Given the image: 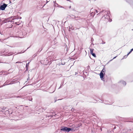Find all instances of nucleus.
I'll list each match as a JSON object with an SVG mask.
<instances>
[{"label":"nucleus","mask_w":133,"mask_h":133,"mask_svg":"<svg viewBox=\"0 0 133 133\" xmlns=\"http://www.w3.org/2000/svg\"><path fill=\"white\" fill-rule=\"evenodd\" d=\"M76 129V127L74 125H72L70 126V128H68L65 127H62L60 129L61 131L64 132H68L71 131H74Z\"/></svg>","instance_id":"f257e3e1"},{"label":"nucleus","mask_w":133,"mask_h":133,"mask_svg":"<svg viewBox=\"0 0 133 133\" xmlns=\"http://www.w3.org/2000/svg\"><path fill=\"white\" fill-rule=\"evenodd\" d=\"M105 69L104 68L99 74L100 78L103 81H104V78L103 77L105 74Z\"/></svg>","instance_id":"f03ea898"},{"label":"nucleus","mask_w":133,"mask_h":133,"mask_svg":"<svg viewBox=\"0 0 133 133\" xmlns=\"http://www.w3.org/2000/svg\"><path fill=\"white\" fill-rule=\"evenodd\" d=\"M109 14L108 12L105 11V14L104 16L102 17V20H104V19H105L106 21V20H108V19L110 18Z\"/></svg>","instance_id":"7ed1b4c3"},{"label":"nucleus","mask_w":133,"mask_h":133,"mask_svg":"<svg viewBox=\"0 0 133 133\" xmlns=\"http://www.w3.org/2000/svg\"><path fill=\"white\" fill-rule=\"evenodd\" d=\"M7 4L5 3H3L2 5H1L0 6V10H4L7 7Z\"/></svg>","instance_id":"20e7f679"},{"label":"nucleus","mask_w":133,"mask_h":133,"mask_svg":"<svg viewBox=\"0 0 133 133\" xmlns=\"http://www.w3.org/2000/svg\"><path fill=\"white\" fill-rule=\"evenodd\" d=\"M94 50V49H90V53L94 57H96V56L95 55V54L94 53H93V52Z\"/></svg>","instance_id":"39448f33"},{"label":"nucleus","mask_w":133,"mask_h":133,"mask_svg":"<svg viewBox=\"0 0 133 133\" xmlns=\"http://www.w3.org/2000/svg\"><path fill=\"white\" fill-rule=\"evenodd\" d=\"M15 81V79H13L12 81L10 83L8 84H7L8 82H7V81H6L5 83L4 84H5V85H10V84H12L14 83H15L14 82Z\"/></svg>","instance_id":"423d86ee"},{"label":"nucleus","mask_w":133,"mask_h":133,"mask_svg":"<svg viewBox=\"0 0 133 133\" xmlns=\"http://www.w3.org/2000/svg\"><path fill=\"white\" fill-rule=\"evenodd\" d=\"M21 31L22 32V34H23V36H24V37H25L27 33V32L24 29H22Z\"/></svg>","instance_id":"0eeeda50"},{"label":"nucleus","mask_w":133,"mask_h":133,"mask_svg":"<svg viewBox=\"0 0 133 133\" xmlns=\"http://www.w3.org/2000/svg\"><path fill=\"white\" fill-rule=\"evenodd\" d=\"M119 83L124 86H125L126 84L125 82L123 80H121L120 81Z\"/></svg>","instance_id":"6e6552de"},{"label":"nucleus","mask_w":133,"mask_h":133,"mask_svg":"<svg viewBox=\"0 0 133 133\" xmlns=\"http://www.w3.org/2000/svg\"><path fill=\"white\" fill-rule=\"evenodd\" d=\"M126 1L131 5H133V1L132 0H126Z\"/></svg>","instance_id":"1a4fd4ad"},{"label":"nucleus","mask_w":133,"mask_h":133,"mask_svg":"<svg viewBox=\"0 0 133 133\" xmlns=\"http://www.w3.org/2000/svg\"><path fill=\"white\" fill-rule=\"evenodd\" d=\"M18 35L19 37H20L21 38H23L24 37V36H23V34H22V31L20 32H19L18 34Z\"/></svg>","instance_id":"9d476101"},{"label":"nucleus","mask_w":133,"mask_h":133,"mask_svg":"<svg viewBox=\"0 0 133 133\" xmlns=\"http://www.w3.org/2000/svg\"><path fill=\"white\" fill-rule=\"evenodd\" d=\"M70 17L72 18H75V20H78V19H76L77 18H79L78 17H75L74 15H71L70 16Z\"/></svg>","instance_id":"9b49d317"},{"label":"nucleus","mask_w":133,"mask_h":133,"mask_svg":"<svg viewBox=\"0 0 133 133\" xmlns=\"http://www.w3.org/2000/svg\"><path fill=\"white\" fill-rule=\"evenodd\" d=\"M124 130H125L123 132V133H129L130 131L131 130V129L127 130V129H125Z\"/></svg>","instance_id":"f8f14e48"},{"label":"nucleus","mask_w":133,"mask_h":133,"mask_svg":"<svg viewBox=\"0 0 133 133\" xmlns=\"http://www.w3.org/2000/svg\"><path fill=\"white\" fill-rule=\"evenodd\" d=\"M95 12H92L91 13V15L92 16V17H93L95 15Z\"/></svg>","instance_id":"ddd939ff"},{"label":"nucleus","mask_w":133,"mask_h":133,"mask_svg":"<svg viewBox=\"0 0 133 133\" xmlns=\"http://www.w3.org/2000/svg\"><path fill=\"white\" fill-rule=\"evenodd\" d=\"M27 98L28 99V100L30 101H32V97H28Z\"/></svg>","instance_id":"4468645a"},{"label":"nucleus","mask_w":133,"mask_h":133,"mask_svg":"<svg viewBox=\"0 0 133 133\" xmlns=\"http://www.w3.org/2000/svg\"><path fill=\"white\" fill-rule=\"evenodd\" d=\"M133 51V48L130 50V51L127 54V56H128L129 55V54H130Z\"/></svg>","instance_id":"2eb2a0df"},{"label":"nucleus","mask_w":133,"mask_h":133,"mask_svg":"<svg viewBox=\"0 0 133 133\" xmlns=\"http://www.w3.org/2000/svg\"><path fill=\"white\" fill-rule=\"evenodd\" d=\"M6 109V107H4L3 108H1V109H0V110H1V111H2V109L3 110H4Z\"/></svg>","instance_id":"dca6fc26"},{"label":"nucleus","mask_w":133,"mask_h":133,"mask_svg":"<svg viewBox=\"0 0 133 133\" xmlns=\"http://www.w3.org/2000/svg\"><path fill=\"white\" fill-rule=\"evenodd\" d=\"M128 56H127V55L124 56L123 57V59L127 57Z\"/></svg>","instance_id":"f3484780"},{"label":"nucleus","mask_w":133,"mask_h":133,"mask_svg":"<svg viewBox=\"0 0 133 133\" xmlns=\"http://www.w3.org/2000/svg\"><path fill=\"white\" fill-rule=\"evenodd\" d=\"M30 62H29L28 63L26 64V66L28 67L29 66V64Z\"/></svg>","instance_id":"a211bd4d"},{"label":"nucleus","mask_w":133,"mask_h":133,"mask_svg":"<svg viewBox=\"0 0 133 133\" xmlns=\"http://www.w3.org/2000/svg\"><path fill=\"white\" fill-rule=\"evenodd\" d=\"M69 31H70V29H71V30H74V29L73 28H70V26H69Z\"/></svg>","instance_id":"6ab92c4d"},{"label":"nucleus","mask_w":133,"mask_h":133,"mask_svg":"<svg viewBox=\"0 0 133 133\" xmlns=\"http://www.w3.org/2000/svg\"><path fill=\"white\" fill-rule=\"evenodd\" d=\"M26 71H27L28 70V67L26 66Z\"/></svg>","instance_id":"aec40b11"},{"label":"nucleus","mask_w":133,"mask_h":133,"mask_svg":"<svg viewBox=\"0 0 133 133\" xmlns=\"http://www.w3.org/2000/svg\"><path fill=\"white\" fill-rule=\"evenodd\" d=\"M22 63V62H16V63Z\"/></svg>","instance_id":"412c9836"},{"label":"nucleus","mask_w":133,"mask_h":133,"mask_svg":"<svg viewBox=\"0 0 133 133\" xmlns=\"http://www.w3.org/2000/svg\"><path fill=\"white\" fill-rule=\"evenodd\" d=\"M58 6L59 8H64L61 5H59Z\"/></svg>","instance_id":"4be33fe9"},{"label":"nucleus","mask_w":133,"mask_h":133,"mask_svg":"<svg viewBox=\"0 0 133 133\" xmlns=\"http://www.w3.org/2000/svg\"><path fill=\"white\" fill-rule=\"evenodd\" d=\"M105 43V42H103V41L102 40V42L101 43L102 44H104Z\"/></svg>","instance_id":"5701e85b"},{"label":"nucleus","mask_w":133,"mask_h":133,"mask_svg":"<svg viewBox=\"0 0 133 133\" xmlns=\"http://www.w3.org/2000/svg\"><path fill=\"white\" fill-rule=\"evenodd\" d=\"M63 85V84H61V86H60V87L59 88H58V89H60V88H61V87Z\"/></svg>","instance_id":"b1692460"},{"label":"nucleus","mask_w":133,"mask_h":133,"mask_svg":"<svg viewBox=\"0 0 133 133\" xmlns=\"http://www.w3.org/2000/svg\"><path fill=\"white\" fill-rule=\"evenodd\" d=\"M54 2V4H56L57 5H58V4H57L56 3V1H55V2Z\"/></svg>","instance_id":"393cba45"},{"label":"nucleus","mask_w":133,"mask_h":133,"mask_svg":"<svg viewBox=\"0 0 133 133\" xmlns=\"http://www.w3.org/2000/svg\"><path fill=\"white\" fill-rule=\"evenodd\" d=\"M22 96H18L17 97H21Z\"/></svg>","instance_id":"a878e982"},{"label":"nucleus","mask_w":133,"mask_h":133,"mask_svg":"<svg viewBox=\"0 0 133 133\" xmlns=\"http://www.w3.org/2000/svg\"><path fill=\"white\" fill-rule=\"evenodd\" d=\"M6 113H9V111L8 110H6Z\"/></svg>","instance_id":"bb28decb"},{"label":"nucleus","mask_w":133,"mask_h":133,"mask_svg":"<svg viewBox=\"0 0 133 133\" xmlns=\"http://www.w3.org/2000/svg\"><path fill=\"white\" fill-rule=\"evenodd\" d=\"M15 23L16 24H17V25H19V24H18V22H16Z\"/></svg>","instance_id":"cd10ccee"},{"label":"nucleus","mask_w":133,"mask_h":133,"mask_svg":"<svg viewBox=\"0 0 133 133\" xmlns=\"http://www.w3.org/2000/svg\"><path fill=\"white\" fill-rule=\"evenodd\" d=\"M103 11H101L99 13V14H101Z\"/></svg>","instance_id":"c85d7f7f"},{"label":"nucleus","mask_w":133,"mask_h":133,"mask_svg":"<svg viewBox=\"0 0 133 133\" xmlns=\"http://www.w3.org/2000/svg\"><path fill=\"white\" fill-rule=\"evenodd\" d=\"M51 63V62H50L49 63V62H48L47 64H50Z\"/></svg>","instance_id":"c756f323"},{"label":"nucleus","mask_w":133,"mask_h":133,"mask_svg":"<svg viewBox=\"0 0 133 133\" xmlns=\"http://www.w3.org/2000/svg\"><path fill=\"white\" fill-rule=\"evenodd\" d=\"M116 57V56H115V57H114V58H113V59H112V60H110V61H112V59H115V58Z\"/></svg>","instance_id":"7c9ffc66"},{"label":"nucleus","mask_w":133,"mask_h":133,"mask_svg":"<svg viewBox=\"0 0 133 133\" xmlns=\"http://www.w3.org/2000/svg\"><path fill=\"white\" fill-rule=\"evenodd\" d=\"M94 10L96 12V13H97L98 12V11H97V10Z\"/></svg>","instance_id":"2f4dec72"},{"label":"nucleus","mask_w":133,"mask_h":133,"mask_svg":"<svg viewBox=\"0 0 133 133\" xmlns=\"http://www.w3.org/2000/svg\"><path fill=\"white\" fill-rule=\"evenodd\" d=\"M74 110V109L73 108H72L71 109V111H73Z\"/></svg>","instance_id":"473e14b6"},{"label":"nucleus","mask_w":133,"mask_h":133,"mask_svg":"<svg viewBox=\"0 0 133 133\" xmlns=\"http://www.w3.org/2000/svg\"><path fill=\"white\" fill-rule=\"evenodd\" d=\"M66 0L68 1H69V2H71V1L70 0Z\"/></svg>","instance_id":"72a5a7b5"},{"label":"nucleus","mask_w":133,"mask_h":133,"mask_svg":"<svg viewBox=\"0 0 133 133\" xmlns=\"http://www.w3.org/2000/svg\"><path fill=\"white\" fill-rule=\"evenodd\" d=\"M4 21H5V22H6V19H5L4 20Z\"/></svg>","instance_id":"f704fd0d"},{"label":"nucleus","mask_w":133,"mask_h":133,"mask_svg":"<svg viewBox=\"0 0 133 133\" xmlns=\"http://www.w3.org/2000/svg\"><path fill=\"white\" fill-rule=\"evenodd\" d=\"M12 53H11L10 55L8 54V56H10V55H12Z\"/></svg>","instance_id":"c9c22d12"},{"label":"nucleus","mask_w":133,"mask_h":133,"mask_svg":"<svg viewBox=\"0 0 133 133\" xmlns=\"http://www.w3.org/2000/svg\"><path fill=\"white\" fill-rule=\"evenodd\" d=\"M104 103L105 104H109L108 103H105V102Z\"/></svg>","instance_id":"e433bc0d"},{"label":"nucleus","mask_w":133,"mask_h":133,"mask_svg":"<svg viewBox=\"0 0 133 133\" xmlns=\"http://www.w3.org/2000/svg\"><path fill=\"white\" fill-rule=\"evenodd\" d=\"M79 17V18H77L76 19H78V20L80 18V17Z\"/></svg>","instance_id":"4c0bfd02"},{"label":"nucleus","mask_w":133,"mask_h":133,"mask_svg":"<svg viewBox=\"0 0 133 133\" xmlns=\"http://www.w3.org/2000/svg\"><path fill=\"white\" fill-rule=\"evenodd\" d=\"M3 71H1V73H3Z\"/></svg>","instance_id":"58836bf2"},{"label":"nucleus","mask_w":133,"mask_h":133,"mask_svg":"<svg viewBox=\"0 0 133 133\" xmlns=\"http://www.w3.org/2000/svg\"><path fill=\"white\" fill-rule=\"evenodd\" d=\"M92 9H91V10H90V12L91 11H92Z\"/></svg>","instance_id":"ea45409f"},{"label":"nucleus","mask_w":133,"mask_h":133,"mask_svg":"<svg viewBox=\"0 0 133 133\" xmlns=\"http://www.w3.org/2000/svg\"><path fill=\"white\" fill-rule=\"evenodd\" d=\"M71 6H69V8H71Z\"/></svg>","instance_id":"a19ab883"},{"label":"nucleus","mask_w":133,"mask_h":133,"mask_svg":"<svg viewBox=\"0 0 133 133\" xmlns=\"http://www.w3.org/2000/svg\"><path fill=\"white\" fill-rule=\"evenodd\" d=\"M29 78L27 79V80H29Z\"/></svg>","instance_id":"79ce46f5"},{"label":"nucleus","mask_w":133,"mask_h":133,"mask_svg":"<svg viewBox=\"0 0 133 133\" xmlns=\"http://www.w3.org/2000/svg\"><path fill=\"white\" fill-rule=\"evenodd\" d=\"M75 74H77V72H75Z\"/></svg>","instance_id":"37998d69"},{"label":"nucleus","mask_w":133,"mask_h":133,"mask_svg":"<svg viewBox=\"0 0 133 133\" xmlns=\"http://www.w3.org/2000/svg\"><path fill=\"white\" fill-rule=\"evenodd\" d=\"M19 19H21V17H20V18Z\"/></svg>","instance_id":"c03bdc74"},{"label":"nucleus","mask_w":133,"mask_h":133,"mask_svg":"<svg viewBox=\"0 0 133 133\" xmlns=\"http://www.w3.org/2000/svg\"><path fill=\"white\" fill-rule=\"evenodd\" d=\"M102 102H104V101H103V100H102Z\"/></svg>","instance_id":"a18cd8bd"},{"label":"nucleus","mask_w":133,"mask_h":133,"mask_svg":"<svg viewBox=\"0 0 133 133\" xmlns=\"http://www.w3.org/2000/svg\"><path fill=\"white\" fill-rule=\"evenodd\" d=\"M42 49L40 51V52L41 51V50H42Z\"/></svg>","instance_id":"49530a36"},{"label":"nucleus","mask_w":133,"mask_h":133,"mask_svg":"<svg viewBox=\"0 0 133 133\" xmlns=\"http://www.w3.org/2000/svg\"><path fill=\"white\" fill-rule=\"evenodd\" d=\"M10 1V3H11V1Z\"/></svg>","instance_id":"de8ad7c7"},{"label":"nucleus","mask_w":133,"mask_h":133,"mask_svg":"<svg viewBox=\"0 0 133 133\" xmlns=\"http://www.w3.org/2000/svg\"><path fill=\"white\" fill-rule=\"evenodd\" d=\"M10 1V3H11V1Z\"/></svg>","instance_id":"09e8293b"},{"label":"nucleus","mask_w":133,"mask_h":133,"mask_svg":"<svg viewBox=\"0 0 133 133\" xmlns=\"http://www.w3.org/2000/svg\"><path fill=\"white\" fill-rule=\"evenodd\" d=\"M51 117H53V115H52V116H51Z\"/></svg>","instance_id":"8fccbe9b"},{"label":"nucleus","mask_w":133,"mask_h":133,"mask_svg":"<svg viewBox=\"0 0 133 133\" xmlns=\"http://www.w3.org/2000/svg\"><path fill=\"white\" fill-rule=\"evenodd\" d=\"M92 39V40H93V39L92 38V39Z\"/></svg>","instance_id":"3c124183"},{"label":"nucleus","mask_w":133,"mask_h":133,"mask_svg":"<svg viewBox=\"0 0 133 133\" xmlns=\"http://www.w3.org/2000/svg\"><path fill=\"white\" fill-rule=\"evenodd\" d=\"M92 39V40H93V39L92 38V39Z\"/></svg>","instance_id":"603ef678"},{"label":"nucleus","mask_w":133,"mask_h":133,"mask_svg":"<svg viewBox=\"0 0 133 133\" xmlns=\"http://www.w3.org/2000/svg\"><path fill=\"white\" fill-rule=\"evenodd\" d=\"M92 39V40H93V39L92 38V39Z\"/></svg>","instance_id":"864d4df0"},{"label":"nucleus","mask_w":133,"mask_h":133,"mask_svg":"<svg viewBox=\"0 0 133 133\" xmlns=\"http://www.w3.org/2000/svg\"><path fill=\"white\" fill-rule=\"evenodd\" d=\"M29 48H29H27V49H28Z\"/></svg>","instance_id":"5fc2aeb1"},{"label":"nucleus","mask_w":133,"mask_h":133,"mask_svg":"<svg viewBox=\"0 0 133 133\" xmlns=\"http://www.w3.org/2000/svg\"><path fill=\"white\" fill-rule=\"evenodd\" d=\"M16 19H14V20H16Z\"/></svg>","instance_id":"6e6d98bb"},{"label":"nucleus","mask_w":133,"mask_h":133,"mask_svg":"<svg viewBox=\"0 0 133 133\" xmlns=\"http://www.w3.org/2000/svg\"><path fill=\"white\" fill-rule=\"evenodd\" d=\"M64 64H62V65H64Z\"/></svg>","instance_id":"4d7b16f0"},{"label":"nucleus","mask_w":133,"mask_h":133,"mask_svg":"<svg viewBox=\"0 0 133 133\" xmlns=\"http://www.w3.org/2000/svg\"><path fill=\"white\" fill-rule=\"evenodd\" d=\"M50 117V116H49V117Z\"/></svg>","instance_id":"13d9d810"}]
</instances>
